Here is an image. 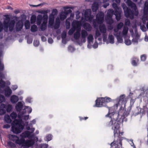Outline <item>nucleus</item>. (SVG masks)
Wrapping results in <instances>:
<instances>
[{
  "instance_id": "nucleus-1",
  "label": "nucleus",
  "mask_w": 148,
  "mask_h": 148,
  "mask_svg": "<svg viewBox=\"0 0 148 148\" xmlns=\"http://www.w3.org/2000/svg\"><path fill=\"white\" fill-rule=\"evenodd\" d=\"M109 108V112L108 114L106 115V117H108V120L109 121L106 123V125L107 127H112V129L114 130V135L115 138L114 140L112 142L110 145L113 143V145H119V146L122 145V141L125 138L121 136L123 135V132H120L119 131L120 128V124L121 122H123V116H121V117L119 119L117 116L119 117L120 115H117L114 112L110 113Z\"/></svg>"
},
{
  "instance_id": "nucleus-2",
  "label": "nucleus",
  "mask_w": 148,
  "mask_h": 148,
  "mask_svg": "<svg viewBox=\"0 0 148 148\" xmlns=\"http://www.w3.org/2000/svg\"><path fill=\"white\" fill-rule=\"evenodd\" d=\"M126 3L132 10L127 7L125 3H122L121 6L123 10L125 16L126 18L133 19L134 15L136 16H138L139 13L136 4L130 0H127Z\"/></svg>"
},
{
  "instance_id": "nucleus-3",
  "label": "nucleus",
  "mask_w": 148,
  "mask_h": 148,
  "mask_svg": "<svg viewBox=\"0 0 148 148\" xmlns=\"http://www.w3.org/2000/svg\"><path fill=\"white\" fill-rule=\"evenodd\" d=\"M5 17L6 18L4 20L3 23L4 31L7 32L9 27L10 31L11 32L14 29L15 21L14 20L10 21V18L8 15H6Z\"/></svg>"
},
{
  "instance_id": "nucleus-4",
  "label": "nucleus",
  "mask_w": 148,
  "mask_h": 148,
  "mask_svg": "<svg viewBox=\"0 0 148 148\" xmlns=\"http://www.w3.org/2000/svg\"><path fill=\"white\" fill-rule=\"evenodd\" d=\"M24 128L23 126L17 120L14 121L12 124V130L16 134L20 133Z\"/></svg>"
},
{
  "instance_id": "nucleus-5",
  "label": "nucleus",
  "mask_w": 148,
  "mask_h": 148,
  "mask_svg": "<svg viewBox=\"0 0 148 148\" xmlns=\"http://www.w3.org/2000/svg\"><path fill=\"white\" fill-rule=\"evenodd\" d=\"M111 99L109 97H100L97 98L95 101V106L97 107H102L103 104L110 102Z\"/></svg>"
},
{
  "instance_id": "nucleus-6",
  "label": "nucleus",
  "mask_w": 148,
  "mask_h": 148,
  "mask_svg": "<svg viewBox=\"0 0 148 148\" xmlns=\"http://www.w3.org/2000/svg\"><path fill=\"white\" fill-rule=\"evenodd\" d=\"M112 6L114 9V15L116 16V19L118 21H119L121 19V9L120 8L118 7L117 4L115 3H113Z\"/></svg>"
},
{
  "instance_id": "nucleus-7",
  "label": "nucleus",
  "mask_w": 148,
  "mask_h": 148,
  "mask_svg": "<svg viewBox=\"0 0 148 148\" xmlns=\"http://www.w3.org/2000/svg\"><path fill=\"white\" fill-rule=\"evenodd\" d=\"M104 14L102 12H99L96 15V19L97 23L98 24H101L104 21Z\"/></svg>"
},
{
  "instance_id": "nucleus-8",
  "label": "nucleus",
  "mask_w": 148,
  "mask_h": 148,
  "mask_svg": "<svg viewBox=\"0 0 148 148\" xmlns=\"http://www.w3.org/2000/svg\"><path fill=\"white\" fill-rule=\"evenodd\" d=\"M119 103L120 106H122L124 105L125 106L126 103V100L125 98V96L124 95H121L120 96L119 99Z\"/></svg>"
},
{
  "instance_id": "nucleus-9",
  "label": "nucleus",
  "mask_w": 148,
  "mask_h": 148,
  "mask_svg": "<svg viewBox=\"0 0 148 148\" xmlns=\"http://www.w3.org/2000/svg\"><path fill=\"white\" fill-rule=\"evenodd\" d=\"M34 143V140L33 139L28 140L26 141L25 140V145H22V146L29 147L33 146Z\"/></svg>"
},
{
  "instance_id": "nucleus-10",
  "label": "nucleus",
  "mask_w": 148,
  "mask_h": 148,
  "mask_svg": "<svg viewBox=\"0 0 148 148\" xmlns=\"http://www.w3.org/2000/svg\"><path fill=\"white\" fill-rule=\"evenodd\" d=\"M91 12L90 10H86L84 13V16L85 19L87 20H90L91 18Z\"/></svg>"
},
{
  "instance_id": "nucleus-11",
  "label": "nucleus",
  "mask_w": 148,
  "mask_h": 148,
  "mask_svg": "<svg viewBox=\"0 0 148 148\" xmlns=\"http://www.w3.org/2000/svg\"><path fill=\"white\" fill-rule=\"evenodd\" d=\"M99 4L98 2L95 1L92 4V9L93 12H96L98 9Z\"/></svg>"
},
{
  "instance_id": "nucleus-12",
  "label": "nucleus",
  "mask_w": 148,
  "mask_h": 148,
  "mask_svg": "<svg viewBox=\"0 0 148 148\" xmlns=\"http://www.w3.org/2000/svg\"><path fill=\"white\" fill-rule=\"evenodd\" d=\"M23 103L21 101L18 102L15 106V109L18 112H20L23 108Z\"/></svg>"
},
{
  "instance_id": "nucleus-13",
  "label": "nucleus",
  "mask_w": 148,
  "mask_h": 148,
  "mask_svg": "<svg viewBox=\"0 0 148 148\" xmlns=\"http://www.w3.org/2000/svg\"><path fill=\"white\" fill-rule=\"evenodd\" d=\"M19 100L18 97L15 95H13L10 97V101L12 103H16Z\"/></svg>"
},
{
  "instance_id": "nucleus-14",
  "label": "nucleus",
  "mask_w": 148,
  "mask_h": 148,
  "mask_svg": "<svg viewBox=\"0 0 148 148\" xmlns=\"http://www.w3.org/2000/svg\"><path fill=\"white\" fill-rule=\"evenodd\" d=\"M12 92V90L9 87L6 88L5 90V95L7 97H9Z\"/></svg>"
},
{
  "instance_id": "nucleus-15",
  "label": "nucleus",
  "mask_w": 148,
  "mask_h": 148,
  "mask_svg": "<svg viewBox=\"0 0 148 148\" xmlns=\"http://www.w3.org/2000/svg\"><path fill=\"white\" fill-rule=\"evenodd\" d=\"M83 26L84 28L87 31L89 32L91 31L92 27L90 24L89 23H84V24Z\"/></svg>"
},
{
  "instance_id": "nucleus-16",
  "label": "nucleus",
  "mask_w": 148,
  "mask_h": 148,
  "mask_svg": "<svg viewBox=\"0 0 148 148\" xmlns=\"http://www.w3.org/2000/svg\"><path fill=\"white\" fill-rule=\"evenodd\" d=\"M25 140L23 138L21 137L20 139H19V138L18 137L17 140L16 141V144H18L19 145H21V144L25 145Z\"/></svg>"
},
{
  "instance_id": "nucleus-17",
  "label": "nucleus",
  "mask_w": 148,
  "mask_h": 148,
  "mask_svg": "<svg viewBox=\"0 0 148 148\" xmlns=\"http://www.w3.org/2000/svg\"><path fill=\"white\" fill-rule=\"evenodd\" d=\"M99 29L101 33H105L106 32V29L104 24L100 25L99 26Z\"/></svg>"
},
{
  "instance_id": "nucleus-18",
  "label": "nucleus",
  "mask_w": 148,
  "mask_h": 148,
  "mask_svg": "<svg viewBox=\"0 0 148 148\" xmlns=\"http://www.w3.org/2000/svg\"><path fill=\"white\" fill-rule=\"evenodd\" d=\"M114 12L112 9H110L108 10L107 14L106 17L112 18L113 14H114Z\"/></svg>"
},
{
  "instance_id": "nucleus-19",
  "label": "nucleus",
  "mask_w": 148,
  "mask_h": 148,
  "mask_svg": "<svg viewBox=\"0 0 148 148\" xmlns=\"http://www.w3.org/2000/svg\"><path fill=\"white\" fill-rule=\"evenodd\" d=\"M31 134V132L28 131H26L24 132L21 135V137L24 138L29 137Z\"/></svg>"
},
{
  "instance_id": "nucleus-20",
  "label": "nucleus",
  "mask_w": 148,
  "mask_h": 148,
  "mask_svg": "<svg viewBox=\"0 0 148 148\" xmlns=\"http://www.w3.org/2000/svg\"><path fill=\"white\" fill-rule=\"evenodd\" d=\"M23 25L21 23L18 22L16 25V29L17 31H19L21 30L23 28Z\"/></svg>"
},
{
  "instance_id": "nucleus-21",
  "label": "nucleus",
  "mask_w": 148,
  "mask_h": 148,
  "mask_svg": "<svg viewBox=\"0 0 148 148\" xmlns=\"http://www.w3.org/2000/svg\"><path fill=\"white\" fill-rule=\"evenodd\" d=\"M67 15L64 12H60V17L61 20L63 21L65 20L67 17Z\"/></svg>"
},
{
  "instance_id": "nucleus-22",
  "label": "nucleus",
  "mask_w": 148,
  "mask_h": 148,
  "mask_svg": "<svg viewBox=\"0 0 148 148\" xmlns=\"http://www.w3.org/2000/svg\"><path fill=\"white\" fill-rule=\"evenodd\" d=\"M18 138V137L17 136L12 134L10 135L9 136V138L10 140L14 142H15V143Z\"/></svg>"
},
{
  "instance_id": "nucleus-23",
  "label": "nucleus",
  "mask_w": 148,
  "mask_h": 148,
  "mask_svg": "<svg viewBox=\"0 0 148 148\" xmlns=\"http://www.w3.org/2000/svg\"><path fill=\"white\" fill-rule=\"evenodd\" d=\"M121 34V32H119V33L117 34H114L116 37L118 42L119 43H122L123 42V38L120 36Z\"/></svg>"
},
{
  "instance_id": "nucleus-24",
  "label": "nucleus",
  "mask_w": 148,
  "mask_h": 148,
  "mask_svg": "<svg viewBox=\"0 0 148 148\" xmlns=\"http://www.w3.org/2000/svg\"><path fill=\"white\" fill-rule=\"evenodd\" d=\"M42 17V15L40 14L38 15L37 18V24L38 25H40L41 23Z\"/></svg>"
},
{
  "instance_id": "nucleus-25",
  "label": "nucleus",
  "mask_w": 148,
  "mask_h": 148,
  "mask_svg": "<svg viewBox=\"0 0 148 148\" xmlns=\"http://www.w3.org/2000/svg\"><path fill=\"white\" fill-rule=\"evenodd\" d=\"M5 121L7 123H10L12 122V120L8 115H5L4 116Z\"/></svg>"
},
{
  "instance_id": "nucleus-26",
  "label": "nucleus",
  "mask_w": 148,
  "mask_h": 148,
  "mask_svg": "<svg viewBox=\"0 0 148 148\" xmlns=\"http://www.w3.org/2000/svg\"><path fill=\"white\" fill-rule=\"evenodd\" d=\"M80 36V34L79 31H77L74 34V38L76 40H78Z\"/></svg>"
},
{
  "instance_id": "nucleus-27",
  "label": "nucleus",
  "mask_w": 148,
  "mask_h": 148,
  "mask_svg": "<svg viewBox=\"0 0 148 148\" xmlns=\"http://www.w3.org/2000/svg\"><path fill=\"white\" fill-rule=\"evenodd\" d=\"M88 33L85 30H82L81 32V36L83 38H85L88 36Z\"/></svg>"
},
{
  "instance_id": "nucleus-28",
  "label": "nucleus",
  "mask_w": 148,
  "mask_h": 148,
  "mask_svg": "<svg viewBox=\"0 0 148 148\" xmlns=\"http://www.w3.org/2000/svg\"><path fill=\"white\" fill-rule=\"evenodd\" d=\"M106 21L107 24L111 25L113 23V21L112 18L106 17Z\"/></svg>"
},
{
  "instance_id": "nucleus-29",
  "label": "nucleus",
  "mask_w": 148,
  "mask_h": 148,
  "mask_svg": "<svg viewBox=\"0 0 148 148\" xmlns=\"http://www.w3.org/2000/svg\"><path fill=\"white\" fill-rule=\"evenodd\" d=\"M70 20V18H68L66 20L65 22V25L66 29H69L70 27V23L69 21Z\"/></svg>"
},
{
  "instance_id": "nucleus-30",
  "label": "nucleus",
  "mask_w": 148,
  "mask_h": 148,
  "mask_svg": "<svg viewBox=\"0 0 148 148\" xmlns=\"http://www.w3.org/2000/svg\"><path fill=\"white\" fill-rule=\"evenodd\" d=\"M47 23L42 22L40 27V29L42 31H44L46 29L47 27Z\"/></svg>"
},
{
  "instance_id": "nucleus-31",
  "label": "nucleus",
  "mask_w": 148,
  "mask_h": 148,
  "mask_svg": "<svg viewBox=\"0 0 148 148\" xmlns=\"http://www.w3.org/2000/svg\"><path fill=\"white\" fill-rule=\"evenodd\" d=\"M108 39L110 43L113 44L114 43V37L112 35H109Z\"/></svg>"
},
{
  "instance_id": "nucleus-32",
  "label": "nucleus",
  "mask_w": 148,
  "mask_h": 148,
  "mask_svg": "<svg viewBox=\"0 0 148 148\" xmlns=\"http://www.w3.org/2000/svg\"><path fill=\"white\" fill-rule=\"evenodd\" d=\"M7 145L10 148H14L16 147V145L15 143L10 141L7 142Z\"/></svg>"
},
{
  "instance_id": "nucleus-33",
  "label": "nucleus",
  "mask_w": 148,
  "mask_h": 148,
  "mask_svg": "<svg viewBox=\"0 0 148 148\" xmlns=\"http://www.w3.org/2000/svg\"><path fill=\"white\" fill-rule=\"evenodd\" d=\"M128 28L127 27L124 26L123 27V30L122 31V34L124 36L127 35L128 31Z\"/></svg>"
},
{
  "instance_id": "nucleus-34",
  "label": "nucleus",
  "mask_w": 148,
  "mask_h": 148,
  "mask_svg": "<svg viewBox=\"0 0 148 148\" xmlns=\"http://www.w3.org/2000/svg\"><path fill=\"white\" fill-rule=\"evenodd\" d=\"M138 61V60L136 58H134L132 61V65L134 66H136L137 65V63Z\"/></svg>"
},
{
  "instance_id": "nucleus-35",
  "label": "nucleus",
  "mask_w": 148,
  "mask_h": 148,
  "mask_svg": "<svg viewBox=\"0 0 148 148\" xmlns=\"http://www.w3.org/2000/svg\"><path fill=\"white\" fill-rule=\"evenodd\" d=\"M37 30L38 28L36 25H33L31 26V30L32 32H36L37 31Z\"/></svg>"
},
{
  "instance_id": "nucleus-36",
  "label": "nucleus",
  "mask_w": 148,
  "mask_h": 148,
  "mask_svg": "<svg viewBox=\"0 0 148 148\" xmlns=\"http://www.w3.org/2000/svg\"><path fill=\"white\" fill-rule=\"evenodd\" d=\"M69 7L68 6H66L64 8L65 9L64 12L67 15H68V14L71 13L72 12V10L71 9L66 10V9H69Z\"/></svg>"
},
{
  "instance_id": "nucleus-37",
  "label": "nucleus",
  "mask_w": 148,
  "mask_h": 148,
  "mask_svg": "<svg viewBox=\"0 0 148 148\" xmlns=\"http://www.w3.org/2000/svg\"><path fill=\"white\" fill-rule=\"evenodd\" d=\"M93 38L92 35L91 34L89 35L88 37V41L89 43H90L93 42Z\"/></svg>"
},
{
  "instance_id": "nucleus-38",
  "label": "nucleus",
  "mask_w": 148,
  "mask_h": 148,
  "mask_svg": "<svg viewBox=\"0 0 148 148\" xmlns=\"http://www.w3.org/2000/svg\"><path fill=\"white\" fill-rule=\"evenodd\" d=\"M12 108V105L10 104H8L6 106L5 109L8 112H10Z\"/></svg>"
},
{
  "instance_id": "nucleus-39",
  "label": "nucleus",
  "mask_w": 148,
  "mask_h": 148,
  "mask_svg": "<svg viewBox=\"0 0 148 148\" xmlns=\"http://www.w3.org/2000/svg\"><path fill=\"white\" fill-rule=\"evenodd\" d=\"M137 108L138 110V112L137 114L141 113H142L143 114H145L143 107V108L137 107Z\"/></svg>"
},
{
  "instance_id": "nucleus-40",
  "label": "nucleus",
  "mask_w": 148,
  "mask_h": 148,
  "mask_svg": "<svg viewBox=\"0 0 148 148\" xmlns=\"http://www.w3.org/2000/svg\"><path fill=\"white\" fill-rule=\"evenodd\" d=\"M10 116L12 119H14L16 118L17 114L15 112H13L10 114Z\"/></svg>"
},
{
  "instance_id": "nucleus-41",
  "label": "nucleus",
  "mask_w": 148,
  "mask_h": 148,
  "mask_svg": "<svg viewBox=\"0 0 148 148\" xmlns=\"http://www.w3.org/2000/svg\"><path fill=\"white\" fill-rule=\"evenodd\" d=\"M36 17L35 15L32 16L31 17V23L32 24L34 23L36 21Z\"/></svg>"
},
{
  "instance_id": "nucleus-42",
  "label": "nucleus",
  "mask_w": 148,
  "mask_h": 148,
  "mask_svg": "<svg viewBox=\"0 0 148 148\" xmlns=\"http://www.w3.org/2000/svg\"><path fill=\"white\" fill-rule=\"evenodd\" d=\"M5 82L2 79L0 80V87L1 88H3L5 86Z\"/></svg>"
},
{
  "instance_id": "nucleus-43",
  "label": "nucleus",
  "mask_w": 148,
  "mask_h": 148,
  "mask_svg": "<svg viewBox=\"0 0 148 148\" xmlns=\"http://www.w3.org/2000/svg\"><path fill=\"white\" fill-rule=\"evenodd\" d=\"M42 18L43 20V22H44L47 23V19L48 18L47 15V14L44 15L43 16Z\"/></svg>"
},
{
  "instance_id": "nucleus-44",
  "label": "nucleus",
  "mask_w": 148,
  "mask_h": 148,
  "mask_svg": "<svg viewBox=\"0 0 148 148\" xmlns=\"http://www.w3.org/2000/svg\"><path fill=\"white\" fill-rule=\"evenodd\" d=\"M25 25L26 29H28L30 27V23L29 21H26L25 23Z\"/></svg>"
},
{
  "instance_id": "nucleus-45",
  "label": "nucleus",
  "mask_w": 148,
  "mask_h": 148,
  "mask_svg": "<svg viewBox=\"0 0 148 148\" xmlns=\"http://www.w3.org/2000/svg\"><path fill=\"white\" fill-rule=\"evenodd\" d=\"M145 113H147L148 115V104L143 106Z\"/></svg>"
},
{
  "instance_id": "nucleus-46",
  "label": "nucleus",
  "mask_w": 148,
  "mask_h": 148,
  "mask_svg": "<svg viewBox=\"0 0 148 148\" xmlns=\"http://www.w3.org/2000/svg\"><path fill=\"white\" fill-rule=\"evenodd\" d=\"M123 23L122 22H121L117 25V28H118V29H120L123 27Z\"/></svg>"
},
{
  "instance_id": "nucleus-47",
  "label": "nucleus",
  "mask_w": 148,
  "mask_h": 148,
  "mask_svg": "<svg viewBox=\"0 0 148 148\" xmlns=\"http://www.w3.org/2000/svg\"><path fill=\"white\" fill-rule=\"evenodd\" d=\"M79 22L78 21H73L72 23V25L73 27H75L76 25L78 26L79 25Z\"/></svg>"
},
{
  "instance_id": "nucleus-48",
  "label": "nucleus",
  "mask_w": 148,
  "mask_h": 148,
  "mask_svg": "<svg viewBox=\"0 0 148 148\" xmlns=\"http://www.w3.org/2000/svg\"><path fill=\"white\" fill-rule=\"evenodd\" d=\"M6 110L5 109H0V115H1L5 114L6 113Z\"/></svg>"
},
{
  "instance_id": "nucleus-49",
  "label": "nucleus",
  "mask_w": 148,
  "mask_h": 148,
  "mask_svg": "<svg viewBox=\"0 0 148 148\" xmlns=\"http://www.w3.org/2000/svg\"><path fill=\"white\" fill-rule=\"evenodd\" d=\"M148 13V7H144L143 9V14H147Z\"/></svg>"
},
{
  "instance_id": "nucleus-50",
  "label": "nucleus",
  "mask_w": 148,
  "mask_h": 148,
  "mask_svg": "<svg viewBox=\"0 0 148 148\" xmlns=\"http://www.w3.org/2000/svg\"><path fill=\"white\" fill-rule=\"evenodd\" d=\"M75 27L74 28H71V29H70L68 32L69 34V35H72L73 33H74V32H75Z\"/></svg>"
},
{
  "instance_id": "nucleus-51",
  "label": "nucleus",
  "mask_w": 148,
  "mask_h": 148,
  "mask_svg": "<svg viewBox=\"0 0 148 148\" xmlns=\"http://www.w3.org/2000/svg\"><path fill=\"white\" fill-rule=\"evenodd\" d=\"M5 101V98L4 96L0 95V103H1Z\"/></svg>"
},
{
  "instance_id": "nucleus-52",
  "label": "nucleus",
  "mask_w": 148,
  "mask_h": 148,
  "mask_svg": "<svg viewBox=\"0 0 148 148\" xmlns=\"http://www.w3.org/2000/svg\"><path fill=\"white\" fill-rule=\"evenodd\" d=\"M113 143H112L111 145V148H122V145L121 146H119V145H113Z\"/></svg>"
},
{
  "instance_id": "nucleus-53",
  "label": "nucleus",
  "mask_w": 148,
  "mask_h": 148,
  "mask_svg": "<svg viewBox=\"0 0 148 148\" xmlns=\"http://www.w3.org/2000/svg\"><path fill=\"white\" fill-rule=\"evenodd\" d=\"M58 12V10L57 9H53L52 10L51 14L52 15H53L54 16L57 14Z\"/></svg>"
},
{
  "instance_id": "nucleus-54",
  "label": "nucleus",
  "mask_w": 148,
  "mask_h": 148,
  "mask_svg": "<svg viewBox=\"0 0 148 148\" xmlns=\"http://www.w3.org/2000/svg\"><path fill=\"white\" fill-rule=\"evenodd\" d=\"M101 35V34L99 32V31L97 30L95 32V38H96L97 37Z\"/></svg>"
},
{
  "instance_id": "nucleus-55",
  "label": "nucleus",
  "mask_w": 148,
  "mask_h": 148,
  "mask_svg": "<svg viewBox=\"0 0 148 148\" xmlns=\"http://www.w3.org/2000/svg\"><path fill=\"white\" fill-rule=\"evenodd\" d=\"M4 69V65L3 63H1V60H0V71H2Z\"/></svg>"
},
{
  "instance_id": "nucleus-56",
  "label": "nucleus",
  "mask_w": 148,
  "mask_h": 148,
  "mask_svg": "<svg viewBox=\"0 0 148 148\" xmlns=\"http://www.w3.org/2000/svg\"><path fill=\"white\" fill-rule=\"evenodd\" d=\"M39 44V42L38 40H34V45L35 47L38 46Z\"/></svg>"
},
{
  "instance_id": "nucleus-57",
  "label": "nucleus",
  "mask_w": 148,
  "mask_h": 148,
  "mask_svg": "<svg viewBox=\"0 0 148 148\" xmlns=\"http://www.w3.org/2000/svg\"><path fill=\"white\" fill-rule=\"evenodd\" d=\"M146 58V56L145 54H143L141 56L140 59L141 61H144L145 60Z\"/></svg>"
},
{
  "instance_id": "nucleus-58",
  "label": "nucleus",
  "mask_w": 148,
  "mask_h": 148,
  "mask_svg": "<svg viewBox=\"0 0 148 148\" xmlns=\"http://www.w3.org/2000/svg\"><path fill=\"white\" fill-rule=\"evenodd\" d=\"M54 20L50 19L49 21V25L50 26H52L53 25L54 22Z\"/></svg>"
},
{
  "instance_id": "nucleus-59",
  "label": "nucleus",
  "mask_w": 148,
  "mask_h": 148,
  "mask_svg": "<svg viewBox=\"0 0 148 148\" xmlns=\"http://www.w3.org/2000/svg\"><path fill=\"white\" fill-rule=\"evenodd\" d=\"M125 43L126 45H130L131 44V41L130 40L127 39L125 41Z\"/></svg>"
},
{
  "instance_id": "nucleus-60",
  "label": "nucleus",
  "mask_w": 148,
  "mask_h": 148,
  "mask_svg": "<svg viewBox=\"0 0 148 148\" xmlns=\"http://www.w3.org/2000/svg\"><path fill=\"white\" fill-rule=\"evenodd\" d=\"M46 138L48 141L50 140L52 138V136L51 134H49L46 136Z\"/></svg>"
},
{
  "instance_id": "nucleus-61",
  "label": "nucleus",
  "mask_w": 148,
  "mask_h": 148,
  "mask_svg": "<svg viewBox=\"0 0 148 148\" xmlns=\"http://www.w3.org/2000/svg\"><path fill=\"white\" fill-rule=\"evenodd\" d=\"M25 109L27 108L28 109V111H27L28 112L29 114H30L31 113L32 111V109L31 108H29V106H25Z\"/></svg>"
},
{
  "instance_id": "nucleus-62",
  "label": "nucleus",
  "mask_w": 148,
  "mask_h": 148,
  "mask_svg": "<svg viewBox=\"0 0 148 148\" xmlns=\"http://www.w3.org/2000/svg\"><path fill=\"white\" fill-rule=\"evenodd\" d=\"M60 26V24L55 23L54 26V29H58L59 27Z\"/></svg>"
},
{
  "instance_id": "nucleus-63",
  "label": "nucleus",
  "mask_w": 148,
  "mask_h": 148,
  "mask_svg": "<svg viewBox=\"0 0 148 148\" xmlns=\"http://www.w3.org/2000/svg\"><path fill=\"white\" fill-rule=\"evenodd\" d=\"M146 20H148V13L147 14H143V18Z\"/></svg>"
},
{
  "instance_id": "nucleus-64",
  "label": "nucleus",
  "mask_w": 148,
  "mask_h": 148,
  "mask_svg": "<svg viewBox=\"0 0 148 148\" xmlns=\"http://www.w3.org/2000/svg\"><path fill=\"white\" fill-rule=\"evenodd\" d=\"M125 24L126 25L129 26L130 24V21L128 19L126 20L125 21Z\"/></svg>"
}]
</instances>
